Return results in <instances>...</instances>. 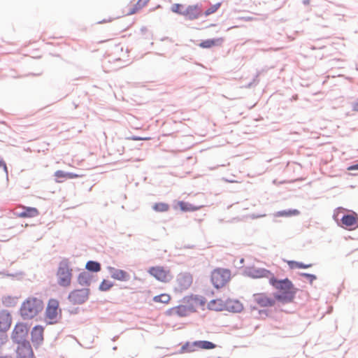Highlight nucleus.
<instances>
[{"mask_svg": "<svg viewBox=\"0 0 358 358\" xmlns=\"http://www.w3.org/2000/svg\"><path fill=\"white\" fill-rule=\"evenodd\" d=\"M0 358H1V357H0Z\"/></svg>", "mask_w": 358, "mask_h": 358, "instance_id": "nucleus-47", "label": "nucleus"}, {"mask_svg": "<svg viewBox=\"0 0 358 358\" xmlns=\"http://www.w3.org/2000/svg\"><path fill=\"white\" fill-rule=\"evenodd\" d=\"M58 307L59 302L57 300L50 299L45 311L46 317L50 320L56 319Z\"/></svg>", "mask_w": 358, "mask_h": 358, "instance_id": "nucleus-17", "label": "nucleus"}, {"mask_svg": "<svg viewBox=\"0 0 358 358\" xmlns=\"http://www.w3.org/2000/svg\"><path fill=\"white\" fill-rule=\"evenodd\" d=\"M192 284V276L187 273H180L176 280L175 292H182L187 290Z\"/></svg>", "mask_w": 358, "mask_h": 358, "instance_id": "nucleus-10", "label": "nucleus"}, {"mask_svg": "<svg viewBox=\"0 0 358 358\" xmlns=\"http://www.w3.org/2000/svg\"><path fill=\"white\" fill-rule=\"evenodd\" d=\"M85 268L90 271V260L86 262Z\"/></svg>", "mask_w": 358, "mask_h": 358, "instance_id": "nucleus-46", "label": "nucleus"}, {"mask_svg": "<svg viewBox=\"0 0 358 358\" xmlns=\"http://www.w3.org/2000/svg\"><path fill=\"white\" fill-rule=\"evenodd\" d=\"M208 308L215 311H223L225 308V299H216L208 303Z\"/></svg>", "mask_w": 358, "mask_h": 358, "instance_id": "nucleus-19", "label": "nucleus"}, {"mask_svg": "<svg viewBox=\"0 0 358 358\" xmlns=\"http://www.w3.org/2000/svg\"><path fill=\"white\" fill-rule=\"evenodd\" d=\"M2 303L6 307H13L16 304V298L11 296H6L2 298Z\"/></svg>", "mask_w": 358, "mask_h": 358, "instance_id": "nucleus-28", "label": "nucleus"}, {"mask_svg": "<svg viewBox=\"0 0 358 358\" xmlns=\"http://www.w3.org/2000/svg\"><path fill=\"white\" fill-rule=\"evenodd\" d=\"M182 6L180 3H175L171 7V10L173 13H178L182 15L183 10H181Z\"/></svg>", "mask_w": 358, "mask_h": 358, "instance_id": "nucleus-34", "label": "nucleus"}, {"mask_svg": "<svg viewBox=\"0 0 358 358\" xmlns=\"http://www.w3.org/2000/svg\"><path fill=\"white\" fill-rule=\"evenodd\" d=\"M206 303L205 298L201 296L196 294L187 295L182 299L180 304L169 308L165 312V314L169 317H187L190 314L198 312L199 310H203Z\"/></svg>", "mask_w": 358, "mask_h": 358, "instance_id": "nucleus-1", "label": "nucleus"}, {"mask_svg": "<svg viewBox=\"0 0 358 358\" xmlns=\"http://www.w3.org/2000/svg\"><path fill=\"white\" fill-rule=\"evenodd\" d=\"M142 8L136 3L134 5H133L131 7L129 8L127 11V15H131L136 13Z\"/></svg>", "mask_w": 358, "mask_h": 358, "instance_id": "nucleus-33", "label": "nucleus"}, {"mask_svg": "<svg viewBox=\"0 0 358 358\" xmlns=\"http://www.w3.org/2000/svg\"><path fill=\"white\" fill-rule=\"evenodd\" d=\"M201 9L198 5L189 6L182 13V15L190 20L198 19L201 16Z\"/></svg>", "mask_w": 358, "mask_h": 358, "instance_id": "nucleus-15", "label": "nucleus"}, {"mask_svg": "<svg viewBox=\"0 0 358 358\" xmlns=\"http://www.w3.org/2000/svg\"><path fill=\"white\" fill-rule=\"evenodd\" d=\"M341 222L345 228L352 230L358 227V217L355 213L346 215L342 217Z\"/></svg>", "mask_w": 358, "mask_h": 358, "instance_id": "nucleus-16", "label": "nucleus"}, {"mask_svg": "<svg viewBox=\"0 0 358 358\" xmlns=\"http://www.w3.org/2000/svg\"><path fill=\"white\" fill-rule=\"evenodd\" d=\"M353 110L355 111H358V102L357 103H355L354 105H353Z\"/></svg>", "mask_w": 358, "mask_h": 358, "instance_id": "nucleus-45", "label": "nucleus"}, {"mask_svg": "<svg viewBox=\"0 0 358 358\" xmlns=\"http://www.w3.org/2000/svg\"><path fill=\"white\" fill-rule=\"evenodd\" d=\"M148 272L156 280L165 283L169 282L173 278L171 271L162 266H152Z\"/></svg>", "mask_w": 358, "mask_h": 358, "instance_id": "nucleus-8", "label": "nucleus"}, {"mask_svg": "<svg viewBox=\"0 0 358 358\" xmlns=\"http://www.w3.org/2000/svg\"><path fill=\"white\" fill-rule=\"evenodd\" d=\"M348 170H349V171L358 170V164L349 166L348 168Z\"/></svg>", "mask_w": 358, "mask_h": 358, "instance_id": "nucleus-43", "label": "nucleus"}, {"mask_svg": "<svg viewBox=\"0 0 358 358\" xmlns=\"http://www.w3.org/2000/svg\"><path fill=\"white\" fill-rule=\"evenodd\" d=\"M303 275L304 276L307 277V278H310L311 280L316 278V277L314 275H312V274L303 273Z\"/></svg>", "mask_w": 358, "mask_h": 358, "instance_id": "nucleus-44", "label": "nucleus"}, {"mask_svg": "<svg viewBox=\"0 0 358 358\" xmlns=\"http://www.w3.org/2000/svg\"><path fill=\"white\" fill-rule=\"evenodd\" d=\"M7 341V335L6 334V331H2L0 330V347L3 345Z\"/></svg>", "mask_w": 358, "mask_h": 358, "instance_id": "nucleus-38", "label": "nucleus"}, {"mask_svg": "<svg viewBox=\"0 0 358 358\" xmlns=\"http://www.w3.org/2000/svg\"><path fill=\"white\" fill-rule=\"evenodd\" d=\"M221 4L222 3L220 2H219L214 5L210 6L208 9L206 10V11L204 12V15L206 16H208L211 14L215 13L220 8V7L221 6Z\"/></svg>", "mask_w": 358, "mask_h": 358, "instance_id": "nucleus-31", "label": "nucleus"}, {"mask_svg": "<svg viewBox=\"0 0 358 358\" xmlns=\"http://www.w3.org/2000/svg\"><path fill=\"white\" fill-rule=\"evenodd\" d=\"M55 176L56 177L57 182H62L65 179L75 178L78 176V175L73 173L58 170L55 173Z\"/></svg>", "mask_w": 358, "mask_h": 358, "instance_id": "nucleus-21", "label": "nucleus"}, {"mask_svg": "<svg viewBox=\"0 0 358 358\" xmlns=\"http://www.w3.org/2000/svg\"><path fill=\"white\" fill-rule=\"evenodd\" d=\"M287 264L292 269L294 268H308L312 266L311 264H304L303 263L297 262L295 261H287Z\"/></svg>", "mask_w": 358, "mask_h": 358, "instance_id": "nucleus-27", "label": "nucleus"}, {"mask_svg": "<svg viewBox=\"0 0 358 358\" xmlns=\"http://www.w3.org/2000/svg\"><path fill=\"white\" fill-rule=\"evenodd\" d=\"M242 303L238 300L235 299H225V308L227 310L233 313H240L243 310Z\"/></svg>", "mask_w": 358, "mask_h": 358, "instance_id": "nucleus-18", "label": "nucleus"}, {"mask_svg": "<svg viewBox=\"0 0 358 358\" xmlns=\"http://www.w3.org/2000/svg\"><path fill=\"white\" fill-rule=\"evenodd\" d=\"M72 277V268L68 259H63L59 263L57 271V283L61 287L70 285Z\"/></svg>", "mask_w": 358, "mask_h": 358, "instance_id": "nucleus-4", "label": "nucleus"}, {"mask_svg": "<svg viewBox=\"0 0 358 358\" xmlns=\"http://www.w3.org/2000/svg\"><path fill=\"white\" fill-rule=\"evenodd\" d=\"M259 317L261 319H266L268 317H270V311L267 310H260L259 311Z\"/></svg>", "mask_w": 358, "mask_h": 358, "instance_id": "nucleus-37", "label": "nucleus"}, {"mask_svg": "<svg viewBox=\"0 0 358 358\" xmlns=\"http://www.w3.org/2000/svg\"><path fill=\"white\" fill-rule=\"evenodd\" d=\"M29 327L27 324L19 322L15 324L11 335V339L15 344L28 343Z\"/></svg>", "mask_w": 358, "mask_h": 358, "instance_id": "nucleus-5", "label": "nucleus"}, {"mask_svg": "<svg viewBox=\"0 0 358 358\" xmlns=\"http://www.w3.org/2000/svg\"><path fill=\"white\" fill-rule=\"evenodd\" d=\"M15 214L20 217H26L25 214V208H24L21 212H16Z\"/></svg>", "mask_w": 358, "mask_h": 358, "instance_id": "nucleus-42", "label": "nucleus"}, {"mask_svg": "<svg viewBox=\"0 0 358 358\" xmlns=\"http://www.w3.org/2000/svg\"><path fill=\"white\" fill-rule=\"evenodd\" d=\"M299 215V211L296 209L282 210L277 212L275 215L278 217H291Z\"/></svg>", "mask_w": 358, "mask_h": 358, "instance_id": "nucleus-26", "label": "nucleus"}, {"mask_svg": "<svg viewBox=\"0 0 358 358\" xmlns=\"http://www.w3.org/2000/svg\"><path fill=\"white\" fill-rule=\"evenodd\" d=\"M43 309L42 300L36 297H29L22 304L20 315L23 320H31Z\"/></svg>", "mask_w": 358, "mask_h": 358, "instance_id": "nucleus-3", "label": "nucleus"}, {"mask_svg": "<svg viewBox=\"0 0 358 358\" xmlns=\"http://www.w3.org/2000/svg\"><path fill=\"white\" fill-rule=\"evenodd\" d=\"M78 283L81 285H90V273L82 272L78 278Z\"/></svg>", "mask_w": 358, "mask_h": 358, "instance_id": "nucleus-25", "label": "nucleus"}, {"mask_svg": "<svg viewBox=\"0 0 358 358\" xmlns=\"http://www.w3.org/2000/svg\"><path fill=\"white\" fill-rule=\"evenodd\" d=\"M156 212H166L169 210V205L166 203H156L152 206Z\"/></svg>", "mask_w": 358, "mask_h": 358, "instance_id": "nucleus-29", "label": "nucleus"}, {"mask_svg": "<svg viewBox=\"0 0 358 358\" xmlns=\"http://www.w3.org/2000/svg\"><path fill=\"white\" fill-rule=\"evenodd\" d=\"M25 214L26 217H34L39 215V212L37 208L34 207H26Z\"/></svg>", "mask_w": 358, "mask_h": 358, "instance_id": "nucleus-30", "label": "nucleus"}, {"mask_svg": "<svg viewBox=\"0 0 358 358\" xmlns=\"http://www.w3.org/2000/svg\"><path fill=\"white\" fill-rule=\"evenodd\" d=\"M12 317L8 310H2L0 311V330L7 331L11 325Z\"/></svg>", "mask_w": 358, "mask_h": 358, "instance_id": "nucleus-14", "label": "nucleus"}, {"mask_svg": "<svg viewBox=\"0 0 358 358\" xmlns=\"http://www.w3.org/2000/svg\"><path fill=\"white\" fill-rule=\"evenodd\" d=\"M113 287V283L108 280H103L99 285L101 291H108Z\"/></svg>", "mask_w": 358, "mask_h": 358, "instance_id": "nucleus-32", "label": "nucleus"}, {"mask_svg": "<svg viewBox=\"0 0 358 358\" xmlns=\"http://www.w3.org/2000/svg\"><path fill=\"white\" fill-rule=\"evenodd\" d=\"M129 139L132 141H149L151 139L150 137H139V136H131Z\"/></svg>", "mask_w": 358, "mask_h": 358, "instance_id": "nucleus-39", "label": "nucleus"}, {"mask_svg": "<svg viewBox=\"0 0 358 358\" xmlns=\"http://www.w3.org/2000/svg\"><path fill=\"white\" fill-rule=\"evenodd\" d=\"M3 168L6 173H8L7 166L5 162L0 158V168Z\"/></svg>", "mask_w": 358, "mask_h": 358, "instance_id": "nucleus-41", "label": "nucleus"}, {"mask_svg": "<svg viewBox=\"0 0 358 358\" xmlns=\"http://www.w3.org/2000/svg\"><path fill=\"white\" fill-rule=\"evenodd\" d=\"M252 299L253 301L261 308L273 307L278 303L275 294L270 295L265 292L256 293L253 294Z\"/></svg>", "mask_w": 358, "mask_h": 358, "instance_id": "nucleus-7", "label": "nucleus"}, {"mask_svg": "<svg viewBox=\"0 0 358 358\" xmlns=\"http://www.w3.org/2000/svg\"><path fill=\"white\" fill-rule=\"evenodd\" d=\"M257 274L256 275V276L258 278H265V277L268 278L269 275H271L270 271L265 270V269H263L261 271H257Z\"/></svg>", "mask_w": 358, "mask_h": 358, "instance_id": "nucleus-35", "label": "nucleus"}, {"mask_svg": "<svg viewBox=\"0 0 358 358\" xmlns=\"http://www.w3.org/2000/svg\"><path fill=\"white\" fill-rule=\"evenodd\" d=\"M223 41L222 38H216V39H208L202 41L199 43V47L202 48H210L215 45H221Z\"/></svg>", "mask_w": 358, "mask_h": 358, "instance_id": "nucleus-22", "label": "nucleus"}, {"mask_svg": "<svg viewBox=\"0 0 358 358\" xmlns=\"http://www.w3.org/2000/svg\"><path fill=\"white\" fill-rule=\"evenodd\" d=\"M111 277L113 279L120 280V281H127L129 279V275L126 271L121 269H116L112 268L110 269Z\"/></svg>", "mask_w": 358, "mask_h": 358, "instance_id": "nucleus-20", "label": "nucleus"}, {"mask_svg": "<svg viewBox=\"0 0 358 358\" xmlns=\"http://www.w3.org/2000/svg\"><path fill=\"white\" fill-rule=\"evenodd\" d=\"M269 283L277 290L274 294L279 304L284 305L294 301L297 289L288 278L278 280L271 275Z\"/></svg>", "mask_w": 358, "mask_h": 358, "instance_id": "nucleus-2", "label": "nucleus"}, {"mask_svg": "<svg viewBox=\"0 0 358 358\" xmlns=\"http://www.w3.org/2000/svg\"><path fill=\"white\" fill-rule=\"evenodd\" d=\"M15 358H35L30 342L17 344Z\"/></svg>", "mask_w": 358, "mask_h": 358, "instance_id": "nucleus-11", "label": "nucleus"}, {"mask_svg": "<svg viewBox=\"0 0 358 358\" xmlns=\"http://www.w3.org/2000/svg\"><path fill=\"white\" fill-rule=\"evenodd\" d=\"M152 300L155 303L168 304L171 300V296L170 294L164 293L154 296Z\"/></svg>", "mask_w": 358, "mask_h": 358, "instance_id": "nucleus-23", "label": "nucleus"}, {"mask_svg": "<svg viewBox=\"0 0 358 358\" xmlns=\"http://www.w3.org/2000/svg\"><path fill=\"white\" fill-rule=\"evenodd\" d=\"M189 347H195L196 348L203 350H211L215 348L216 345L212 342L208 341H194L192 345H190L189 343H187L182 347V351L189 352L194 350V349L189 348Z\"/></svg>", "mask_w": 358, "mask_h": 358, "instance_id": "nucleus-12", "label": "nucleus"}, {"mask_svg": "<svg viewBox=\"0 0 358 358\" xmlns=\"http://www.w3.org/2000/svg\"><path fill=\"white\" fill-rule=\"evenodd\" d=\"M43 327L41 325L35 326L31 331V339L34 346L38 348L43 341Z\"/></svg>", "mask_w": 358, "mask_h": 358, "instance_id": "nucleus-13", "label": "nucleus"}, {"mask_svg": "<svg viewBox=\"0 0 358 358\" xmlns=\"http://www.w3.org/2000/svg\"><path fill=\"white\" fill-rule=\"evenodd\" d=\"M150 1V0H138L136 3L141 8H143Z\"/></svg>", "mask_w": 358, "mask_h": 358, "instance_id": "nucleus-40", "label": "nucleus"}, {"mask_svg": "<svg viewBox=\"0 0 358 358\" xmlns=\"http://www.w3.org/2000/svg\"><path fill=\"white\" fill-rule=\"evenodd\" d=\"M178 205L182 211H195L200 208L185 201H178Z\"/></svg>", "mask_w": 358, "mask_h": 358, "instance_id": "nucleus-24", "label": "nucleus"}, {"mask_svg": "<svg viewBox=\"0 0 358 358\" xmlns=\"http://www.w3.org/2000/svg\"><path fill=\"white\" fill-rule=\"evenodd\" d=\"M101 266L100 264L96 262L91 261V271L97 272L100 271Z\"/></svg>", "mask_w": 358, "mask_h": 358, "instance_id": "nucleus-36", "label": "nucleus"}, {"mask_svg": "<svg viewBox=\"0 0 358 358\" xmlns=\"http://www.w3.org/2000/svg\"><path fill=\"white\" fill-rule=\"evenodd\" d=\"M231 278V272L228 269L217 268L211 274V281L216 288L224 287Z\"/></svg>", "mask_w": 358, "mask_h": 358, "instance_id": "nucleus-6", "label": "nucleus"}, {"mask_svg": "<svg viewBox=\"0 0 358 358\" xmlns=\"http://www.w3.org/2000/svg\"><path fill=\"white\" fill-rule=\"evenodd\" d=\"M88 288L78 289L71 291L68 296V299L74 305H80L85 302L89 296Z\"/></svg>", "mask_w": 358, "mask_h": 358, "instance_id": "nucleus-9", "label": "nucleus"}]
</instances>
